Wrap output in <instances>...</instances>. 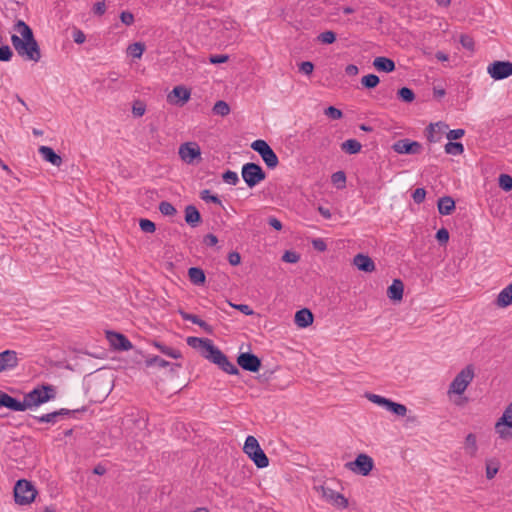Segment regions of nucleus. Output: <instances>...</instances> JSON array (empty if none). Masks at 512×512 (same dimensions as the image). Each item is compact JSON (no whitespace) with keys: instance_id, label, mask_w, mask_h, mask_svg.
Instances as JSON below:
<instances>
[{"instance_id":"nucleus-1","label":"nucleus","mask_w":512,"mask_h":512,"mask_svg":"<svg viewBox=\"0 0 512 512\" xmlns=\"http://www.w3.org/2000/svg\"><path fill=\"white\" fill-rule=\"evenodd\" d=\"M13 30L15 34L11 36V42L18 55L25 60L38 62L41 59V52L29 25L23 20H17Z\"/></svg>"},{"instance_id":"nucleus-2","label":"nucleus","mask_w":512,"mask_h":512,"mask_svg":"<svg viewBox=\"0 0 512 512\" xmlns=\"http://www.w3.org/2000/svg\"><path fill=\"white\" fill-rule=\"evenodd\" d=\"M56 396L55 387L52 385H41L34 388L32 391L24 395L23 401H20L19 411H25L26 409L40 406Z\"/></svg>"},{"instance_id":"nucleus-3","label":"nucleus","mask_w":512,"mask_h":512,"mask_svg":"<svg viewBox=\"0 0 512 512\" xmlns=\"http://www.w3.org/2000/svg\"><path fill=\"white\" fill-rule=\"evenodd\" d=\"M243 451L258 468H265L269 465L268 457L254 436L250 435L246 438Z\"/></svg>"},{"instance_id":"nucleus-4","label":"nucleus","mask_w":512,"mask_h":512,"mask_svg":"<svg viewBox=\"0 0 512 512\" xmlns=\"http://www.w3.org/2000/svg\"><path fill=\"white\" fill-rule=\"evenodd\" d=\"M37 491L31 482L21 479L14 486V499L17 504H30L36 497Z\"/></svg>"},{"instance_id":"nucleus-5","label":"nucleus","mask_w":512,"mask_h":512,"mask_svg":"<svg viewBox=\"0 0 512 512\" xmlns=\"http://www.w3.org/2000/svg\"><path fill=\"white\" fill-rule=\"evenodd\" d=\"M474 375L473 365H467L452 380L448 393L453 392L458 395L463 394L469 384L472 382Z\"/></svg>"},{"instance_id":"nucleus-6","label":"nucleus","mask_w":512,"mask_h":512,"mask_svg":"<svg viewBox=\"0 0 512 512\" xmlns=\"http://www.w3.org/2000/svg\"><path fill=\"white\" fill-rule=\"evenodd\" d=\"M241 176L247 186L253 188L266 178V173L260 165L249 162L242 166Z\"/></svg>"},{"instance_id":"nucleus-7","label":"nucleus","mask_w":512,"mask_h":512,"mask_svg":"<svg viewBox=\"0 0 512 512\" xmlns=\"http://www.w3.org/2000/svg\"><path fill=\"white\" fill-rule=\"evenodd\" d=\"M178 154L186 164H196L201 160V149L196 142H185L180 145Z\"/></svg>"},{"instance_id":"nucleus-8","label":"nucleus","mask_w":512,"mask_h":512,"mask_svg":"<svg viewBox=\"0 0 512 512\" xmlns=\"http://www.w3.org/2000/svg\"><path fill=\"white\" fill-rule=\"evenodd\" d=\"M205 358L218 365L224 372L228 374H239V369L237 366L231 363L226 355L217 347H215L210 354H205Z\"/></svg>"},{"instance_id":"nucleus-9","label":"nucleus","mask_w":512,"mask_h":512,"mask_svg":"<svg viewBox=\"0 0 512 512\" xmlns=\"http://www.w3.org/2000/svg\"><path fill=\"white\" fill-rule=\"evenodd\" d=\"M346 467L362 476H367L374 467L373 459L367 454H359L352 462L346 463Z\"/></svg>"},{"instance_id":"nucleus-10","label":"nucleus","mask_w":512,"mask_h":512,"mask_svg":"<svg viewBox=\"0 0 512 512\" xmlns=\"http://www.w3.org/2000/svg\"><path fill=\"white\" fill-rule=\"evenodd\" d=\"M487 72L495 80H502L512 75V63L509 61H494L491 63Z\"/></svg>"},{"instance_id":"nucleus-11","label":"nucleus","mask_w":512,"mask_h":512,"mask_svg":"<svg viewBox=\"0 0 512 512\" xmlns=\"http://www.w3.org/2000/svg\"><path fill=\"white\" fill-rule=\"evenodd\" d=\"M392 149L398 154L416 155L421 153L422 145L418 141H412L408 138L397 140Z\"/></svg>"},{"instance_id":"nucleus-12","label":"nucleus","mask_w":512,"mask_h":512,"mask_svg":"<svg viewBox=\"0 0 512 512\" xmlns=\"http://www.w3.org/2000/svg\"><path fill=\"white\" fill-rule=\"evenodd\" d=\"M238 365L249 372H257L261 367V360L258 356L250 352L240 353L237 357Z\"/></svg>"},{"instance_id":"nucleus-13","label":"nucleus","mask_w":512,"mask_h":512,"mask_svg":"<svg viewBox=\"0 0 512 512\" xmlns=\"http://www.w3.org/2000/svg\"><path fill=\"white\" fill-rule=\"evenodd\" d=\"M106 337L115 350L128 351L133 347L131 341L124 334L107 331Z\"/></svg>"},{"instance_id":"nucleus-14","label":"nucleus","mask_w":512,"mask_h":512,"mask_svg":"<svg viewBox=\"0 0 512 512\" xmlns=\"http://www.w3.org/2000/svg\"><path fill=\"white\" fill-rule=\"evenodd\" d=\"M322 497L332 505H334L337 508L344 509L348 506V500L347 498L339 493L334 491L331 488L328 487H321Z\"/></svg>"},{"instance_id":"nucleus-15","label":"nucleus","mask_w":512,"mask_h":512,"mask_svg":"<svg viewBox=\"0 0 512 512\" xmlns=\"http://www.w3.org/2000/svg\"><path fill=\"white\" fill-rule=\"evenodd\" d=\"M190 99V90L184 86H176L168 94L167 101L170 104L183 106Z\"/></svg>"},{"instance_id":"nucleus-16","label":"nucleus","mask_w":512,"mask_h":512,"mask_svg":"<svg viewBox=\"0 0 512 512\" xmlns=\"http://www.w3.org/2000/svg\"><path fill=\"white\" fill-rule=\"evenodd\" d=\"M19 359L14 350H5L0 353V372L12 370L18 366Z\"/></svg>"},{"instance_id":"nucleus-17","label":"nucleus","mask_w":512,"mask_h":512,"mask_svg":"<svg viewBox=\"0 0 512 512\" xmlns=\"http://www.w3.org/2000/svg\"><path fill=\"white\" fill-rule=\"evenodd\" d=\"M187 344L194 348L201 350L202 355L205 357V354H210L212 350L216 347L213 345L210 339L198 338V337H188Z\"/></svg>"},{"instance_id":"nucleus-18","label":"nucleus","mask_w":512,"mask_h":512,"mask_svg":"<svg viewBox=\"0 0 512 512\" xmlns=\"http://www.w3.org/2000/svg\"><path fill=\"white\" fill-rule=\"evenodd\" d=\"M78 410H69L62 408L57 411H53L51 413L44 414L42 416H34V419H36L38 422H46V423H52L55 424L60 417L62 416H69Z\"/></svg>"},{"instance_id":"nucleus-19","label":"nucleus","mask_w":512,"mask_h":512,"mask_svg":"<svg viewBox=\"0 0 512 512\" xmlns=\"http://www.w3.org/2000/svg\"><path fill=\"white\" fill-rule=\"evenodd\" d=\"M314 316L312 312L307 309L303 308L296 312L294 317L295 324L300 328H306L310 326L313 323Z\"/></svg>"},{"instance_id":"nucleus-20","label":"nucleus","mask_w":512,"mask_h":512,"mask_svg":"<svg viewBox=\"0 0 512 512\" xmlns=\"http://www.w3.org/2000/svg\"><path fill=\"white\" fill-rule=\"evenodd\" d=\"M353 264L361 271L372 272L375 270L373 260L364 254H357L353 259Z\"/></svg>"},{"instance_id":"nucleus-21","label":"nucleus","mask_w":512,"mask_h":512,"mask_svg":"<svg viewBox=\"0 0 512 512\" xmlns=\"http://www.w3.org/2000/svg\"><path fill=\"white\" fill-rule=\"evenodd\" d=\"M43 159L54 166L59 167L62 164V158L51 147L40 146L38 149Z\"/></svg>"},{"instance_id":"nucleus-22","label":"nucleus","mask_w":512,"mask_h":512,"mask_svg":"<svg viewBox=\"0 0 512 512\" xmlns=\"http://www.w3.org/2000/svg\"><path fill=\"white\" fill-rule=\"evenodd\" d=\"M185 221L192 228L197 227L202 222L201 214L194 205L186 206Z\"/></svg>"},{"instance_id":"nucleus-23","label":"nucleus","mask_w":512,"mask_h":512,"mask_svg":"<svg viewBox=\"0 0 512 512\" xmlns=\"http://www.w3.org/2000/svg\"><path fill=\"white\" fill-rule=\"evenodd\" d=\"M404 284L400 279H394L387 289V296L394 301H401L403 298Z\"/></svg>"},{"instance_id":"nucleus-24","label":"nucleus","mask_w":512,"mask_h":512,"mask_svg":"<svg viewBox=\"0 0 512 512\" xmlns=\"http://www.w3.org/2000/svg\"><path fill=\"white\" fill-rule=\"evenodd\" d=\"M373 66L380 72L390 73L395 70V62L387 57H376L373 61Z\"/></svg>"},{"instance_id":"nucleus-25","label":"nucleus","mask_w":512,"mask_h":512,"mask_svg":"<svg viewBox=\"0 0 512 512\" xmlns=\"http://www.w3.org/2000/svg\"><path fill=\"white\" fill-rule=\"evenodd\" d=\"M495 304L499 308H505L512 304V283L498 294Z\"/></svg>"},{"instance_id":"nucleus-26","label":"nucleus","mask_w":512,"mask_h":512,"mask_svg":"<svg viewBox=\"0 0 512 512\" xmlns=\"http://www.w3.org/2000/svg\"><path fill=\"white\" fill-rule=\"evenodd\" d=\"M463 448H464L465 454H467L471 458H474L477 456L478 444H477V437L474 433L467 434V436L465 437V440H464Z\"/></svg>"},{"instance_id":"nucleus-27","label":"nucleus","mask_w":512,"mask_h":512,"mask_svg":"<svg viewBox=\"0 0 512 512\" xmlns=\"http://www.w3.org/2000/svg\"><path fill=\"white\" fill-rule=\"evenodd\" d=\"M0 407H6L12 411H19L22 408L19 400L3 391H0Z\"/></svg>"},{"instance_id":"nucleus-28","label":"nucleus","mask_w":512,"mask_h":512,"mask_svg":"<svg viewBox=\"0 0 512 512\" xmlns=\"http://www.w3.org/2000/svg\"><path fill=\"white\" fill-rule=\"evenodd\" d=\"M455 210V201L450 196L438 200V211L441 215H450Z\"/></svg>"},{"instance_id":"nucleus-29","label":"nucleus","mask_w":512,"mask_h":512,"mask_svg":"<svg viewBox=\"0 0 512 512\" xmlns=\"http://www.w3.org/2000/svg\"><path fill=\"white\" fill-rule=\"evenodd\" d=\"M222 31H226V42L232 43L238 39V25L234 21H224Z\"/></svg>"},{"instance_id":"nucleus-30","label":"nucleus","mask_w":512,"mask_h":512,"mask_svg":"<svg viewBox=\"0 0 512 512\" xmlns=\"http://www.w3.org/2000/svg\"><path fill=\"white\" fill-rule=\"evenodd\" d=\"M188 277L189 280L194 285H204L206 281V276L204 271L199 267H191L188 269Z\"/></svg>"},{"instance_id":"nucleus-31","label":"nucleus","mask_w":512,"mask_h":512,"mask_svg":"<svg viewBox=\"0 0 512 512\" xmlns=\"http://www.w3.org/2000/svg\"><path fill=\"white\" fill-rule=\"evenodd\" d=\"M500 461L496 458L486 459V478L491 480L500 469Z\"/></svg>"},{"instance_id":"nucleus-32","label":"nucleus","mask_w":512,"mask_h":512,"mask_svg":"<svg viewBox=\"0 0 512 512\" xmlns=\"http://www.w3.org/2000/svg\"><path fill=\"white\" fill-rule=\"evenodd\" d=\"M361 148V143L356 139H348L341 144V149L348 154L359 153Z\"/></svg>"},{"instance_id":"nucleus-33","label":"nucleus","mask_w":512,"mask_h":512,"mask_svg":"<svg viewBox=\"0 0 512 512\" xmlns=\"http://www.w3.org/2000/svg\"><path fill=\"white\" fill-rule=\"evenodd\" d=\"M261 158L265 162L266 166L270 169H274L275 167H277V165L279 163L278 157L272 148H270V150L266 151L261 156Z\"/></svg>"},{"instance_id":"nucleus-34","label":"nucleus","mask_w":512,"mask_h":512,"mask_svg":"<svg viewBox=\"0 0 512 512\" xmlns=\"http://www.w3.org/2000/svg\"><path fill=\"white\" fill-rule=\"evenodd\" d=\"M155 347L159 349V351L171 358L178 359L181 357V352L177 349H174L172 347H168L164 344L155 342Z\"/></svg>"},{"instance_id":"nucleus-35","label":"nucleus","mask_w":512,"mask_h":512,"mask_svg":"<svg viewBox=\"0 0 512 512\" xmlns=\"http://www.w3.org/2000/svg\"><path fill=\"white\" fill-rule=\"evenodd\" d=\"M397 97L405 103H411L415 99V94L412 89L408 87H402L397 91Z\"/></svg>"},{"instance_id":"nucleus-36","label":"nucleus","mask_w":512,"mask_h":512,"mask_svg":"<svg viewBox=\"0 0 512 512\" xmlns=\"http://www.w3.org/2000/svg\"><path fill=\"white\" fill-rule=\"evenodd\" d=\"M444 149L447 154L451 155H460L464 151L462 143L454 141H449L448 143H446Z\"/></svg>"},{"instance_id":"nucleus-37","label":"nucleus","mask_w":512,"mask_h":512,"mask_svg":"<svg viewBox=\"0 0 512 512\" xmlns=\"http://www.w3.org/2000/svg\"><path fill=\"white\" fill-rule=\"evenodd\" d=\"M386 409L392 413H394L397 416L404 417L407 413V408L405 405L393 402L390 400L389 404L387 405Z\"/></svg>"},{"instance_id":"nucleus-38","label":"nucleus","mask_w":512,"mask_h":512,"mask_svg":"<svg viewBox=\"0 0 512 512\" xmlns=\"http://www.w3.org/2000/svg\"><path fill=\"white\" fill-rule=\"evenodd\" d=\"M212 111L216 115L227 116L230 113V107L227 102L219 100L214 104Z\"/></svg>"},{"instance_id":"nucleus-39","label":"nucleus","mask_w":512,"mask_h":512,"mask_svg":"<svg viewBox=\"0 0 512 512\" xmlns=\"http://www.w3.org/2000/svg\"><path fill=\"white\" fill-rule=\"evenodd\" d=\"M145 50V45L140 42H136L133 44H130L128 46L127 52L130 56L133 58H140Z\"/></svg>"},{"instance_id":"nucleus-40","label":"nucleus","mask_w":512,"mask_h":512,"mask_svg":"<svg viewBox=\"0 0 512 512\" xmlns=\"http://www.w3.org/2000/svg\"><path fill=\"white\" fill-rule=\"evenodd\" d=\"M380 82V79L375 74H368L362 77L361 84L368 89L375 88Z\"/></svg>"},{"instance_id":"nucleus-41","label":"nucleus","mask_w":512,"mask_h":512,"mask_svg":"<svg viewBox=\"0 0 512 512\" xmlns=\"http://www.w3.org/2000/svg\"><path fill=\"white\" fill-rule=\"evenodd\" d=\"M495 430L499 434L500 438L509 440L512 439V425H504L498 426V423L495 424Z\"/></svg>"},{"instance_id":"nucleus-42","label":"nucleus","mask_w":512,"mask_h":512,"mask_svg":"<svg viewBox=\"0 0 512 512\" xmlns=\"http://www.w3.org/2000/svg\"><path fill=\"white\" fill-rule=\"evenodd\" d=\"M498 426L504 425H512V402L505 408L502 416L496 422Z\"/></svg>"},{"instance_id":"nucleus-43","label":"nucleus","mask_w":512,"mask_h":512,"mask_svg":"<svg viewBox=\"0 0 512 512\" xmlns=\"http://www.w3.org/2000/svg\"><path fill=\"white\" fill-rule=\"evenodd\" d=\"M251 148L262 156L266 151L270 150V146L264 140L258 139L252 142Z\"/></svg>"},{"instance_id":"nucleus-44","label":"nucleus","mask_w":512,"mask_h":512,"mask_svg":"<svg viewBox=\"0 0 512 512\" xmlns=\"http://www.w3.org/2000/svg\"><path fill=\"white\" fill-rule=\"evenodd\" d=\"M200 198L205 202H212L217 205H222V201L217 195L211 194L209 189H204L200 192Z\"/></svg>"},{"instance_id":"nucleus-45","label":"nucleus","mask_w":512,"mask_h":512,"mask_svg":"<svg viewBox=\"0 0 512 512\" xmlns=\"http://www.w3.org/2000/svg\"><path fill=\"white\" fill-rule=\"evenodd\" d=\"M499 187L508 192L512 190V177L508 174H501L498 179Z\"/></svg>"},{"instance_id":"nucleus-46","label":"nucleus","mask_w":512,"mask_h":512,"mask_svg":"<svg viewBox=\"0 0 512 512\" xmlns=\"http://www.w3.org/2000/svg\"><path fill=\"white\" fill-rule=\"evenodd\" d=\"M159 211L165 216H174L177 212L176 208L167 201H162L159 204Z\"/></svg>"},{"instance_id":"nucleus-47","label":"nucleus","mask_w":512,"mask_h":512,"mask_svg":"<svg viewBox=\"0 0 512 512\" xmlns=\"http://www.w3.org/2000/svg\"><path fill=\"white\" fill-rule=\"evenodd\" d=\"M145 364L147 367H151L153 365H157L159 367H167L170 365V363L166 360H164L163 358L159 357V356H153V357H149L146 359L145 361Z\"/></svg>"},{"instance_id":"nucleus-48","label":"nucleus","mask_w":512,"mask_h":512,"mask_svg":"<svg viewBox=\"0 0 512 512\" xmlns=\"http://www.w3.org/2000/svg\"><path fill=\"white\" fill-rule=\"evenodd\" d=\"M367 399L370 400L371 402L379 405V406H382L384 408L387 407V405L389 404L390 402V399L388 398H385L383 396H380V395H376V394H367L366 395Z\"/></svg>"},{"instance_id":"nucleus-49","label":"nucleus","mask_w":512,"mask_h":512,"mask_svg":"<svg viewBox=\"0 0 512 512\" xmlns=\"http://www.w3.org/2000/svg\"><path fill=\"white\" fill-rule=\"evenodd\" d=\"M324 114L328 118L333 119V120H338V119H341L343 117L342 111L340 109L334 107V106L327 107L324 110Z\"/></svg>"},{"instance_id":"nucleus-50","label":"nucleus","mask_w":512,"mask_h":512,"mask_svg":"<svg viewBox=\"0 0 512 512\" xmlns=\"http://www.w3.org/2000/svg\"><path fill=\"white\" fill-rule=\"evenodd\" d=\"M222 179L225 183L230 185H236L239 182V177L236 172L227 170L223 173Z\"/></svg>"},{"instance_id":"nucleus-51","label":"nucleus","mask_w":512,"mask_h":512,"mask_svg":"<svg viewBox=\"0 0 512 512\" xmlns=\"http://www.w3.org/2000/svg\"><path fill=\"white\" fill-rule=\"evenodd\" d=\"M318 40L323 44H332L336 40V34L333 31H325L318 35Z\"/></svg>"},{"instance_id":"nucleus-52","label":"nucleus","mask_w":512,"mask_h":512,"mask_svg":"<svg viewBox=\"0 0 512 512\" xmlns=\"http://www.w3.org/2000/svg\"><path fill=\"white\" fill-rule=\"evenodd\" d=\"M331 180L332 183L338 185V187H344L346 183V174L343 171H337L332 174Z\"/></svg>"},{"instance_id":"nucleus-53","label":"nucleus","mask_w":512,"mask_h":512,"mask_svg":"<svg viewBox=\"0 0 512 512\" xmlns=\"http://www.w3.org/2000/svg\"><path fill=\"white\" fill-rule=\"evenodd\" d=\"M139 225L141 230L145 233H153L156 230L155 223L149 219H141Z\"/></svg>"},{"instance_id":"nucleus-54","label":"nucleus","mask_w":512,"mask_h":512,"mask_svg":"<svg viewBox=\"0 0 512 512\" xmlns=\"http://www.w3.org/2000/svg\"><path fill=\"white\" fill-rule=\"evenodd\" d=\"M12 50L8 45L0 46V61L7 62L12 58Z\"/></svg>"},{"instance_id":"nucleus-55","label":"nucleus","mask_w":512,"mask_h":512,"mask_svg":"<svg viewBox=\"0 0 512 512\" xmlns=\"http://www.w3.org/2000/svg\"><path fill=\"white\" fill-rule=\"evenodd\" d=\"M299 259V254L293 251H286L282 256V260L287 263H297Z\"/></svg>"},{"instance_id":"nucleus-56","label":"nucleus","mask_w":512,"mask_h":512,"mask_svg":"<svg viewBox=\"0 0 512 512\" xmlns=\"http://www.w3.org/2000/svg\"><path fill=\"white\" fill-rule=\"evenodd\" d=\"M460 43L465 49L470 51L474 50V40L469 35H461Z\"/></svg>"},{"instance_id":"nucleus-57","label":"nucleus","mask_w":512,"mask_h":512,"mask_svg":"<svg viewBox=\"0 0 512 512\" xmlns=\"http://www.w3.org/2000/svg\"><path fill=\"white\" fill-rule=\"evenodd\" d=\"M435 237L440 244H446L449 240V232L446 228H441L436 232Z\"/></svg>"},{"instance_id":"nucleus-58","label":"nucleus","mask_w":512,"mask_h":512,"mask_svg":"<svg viewBox=\"0 0 512 512\" xmlns=\"http://www.w3.org/2000/svg\"><path fill=\"white\" fill-rule=\"evenodd\" d=\"M426 191L424 188H417L412 194V198L415 203L420 204L425 200Z\"/></svg>"},{"instance_id":"nucleus-59","label":"nucleus","mask_w":512,"mask_h":512,"mask_svg":"<svg viewBox=\"0 0 512 512\" xmlns=\"http://www.w3.org/2000/svg\"><path fill=\"white\" fill-rule=\"evenodd\" d=\"M464 134H465L464 129H453L447 133V138L449 141H454V140H457V139H460L461 137H463Z\"/></svg>"},{"instance_id":"nucleus-60","label":"nucleus","mask_w":512,"mask_h":512,"mask_svg":"<svg viewBox=\"0 0 512 512\" xmlns=\"http://www.w3.org/2000/svg\"><path fill=\"white\" fill-rule=\"evenodd\" d=\"M313 70L314 64L310 61H304L299 65V71L306 75L312 74Z\"/></svg>"},{"instance_id":"nucleus-61","label":"nucleus","mask_w":512,"mask_h":512,"mask_svg":"<svg viewBox=\"0 0 512 512\" xmlns=\"http://www.w3.org/2000/svg\"><path fill=\"white\" fill-rule=\"evenodd\" d=\"M228 59H229L228 55L216 54V55H211L210 58H209V61L212 64H221V63L227 62Z\"/></svg>"},{"instance_id":"nucleus-62","label":"nucleus","mask_w":512,"mask_h":512,"mask_svg":"<svg viewBox=\"0 0 512 512\" xmlns=\"http://www.w3.org/2000/svg\"><path fill=\"white\" fill-rule=\"evenodd\" d=\"M312 246L315 250L324 252L327 249V245L325 241L321 238H316L312 240Z\"/></svg>"},{"instance_id":"nucleus-63","label":"nucleus","mask_w":512,"mask_h":512,"mask_svg":"<svg viewBox=\"0 0 512 512\" xmlns=\"http://www.w3.org/2000/svg\"><path fill=\"white\" fill-rule=\"evenodd\" d=\"M120 19L122 23H124L127 26L132 25L134 22L133 14L128 11H123L120 15Z\"/></svg>"},{"instance_id":"nucleus-64","label":"nucleus","mask_w":512,"mask_h":512,"mask_svg":"<svg viewBox=\"0 0 512 512\" xmlns=\"http://www.w3.org/2000/svg\"><path fill=\"white\" fill-rule=\"evenodd\" d=\"M203 243L206 246L213 247L218 243V238L216 235L209 233L204 237Z\"/></svg>"}]
</instances>
